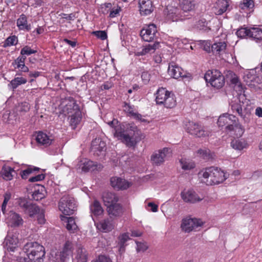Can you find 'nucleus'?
I'll use <instances>...</instances> for the list:
<instances>
[{
  "label": "nucleus",
  "instance_id": "obj_1",
  "mask_svg": "<svg viewBox=\"0 0 262 262\" xmlns=\"http://www.w3.org/2000/svg\"><path fill=\"white\" fill-rule=\"evenodd\" d=\"M68 103L63 107V112L69 115V119L70 125L72 129H75L82 120V115L79 106L77 104L76 101L72 97L65 98Z\"/></svg>",
  "mask_w": 262,
  "mask_h": 262
},
{
  "label": "nucleus",
  "instance_id": "obj_2",
  "mask_svg": "<svg viewBox=\"0 0 262 262\" xmlns=\"http://www.w3.org/2000/svg\"><path fill=\"white\" fill-rule=\"evenodd\" d=\"M19 205L25 214L31 218L36 217L38 224L43 225L45 223V210L43 209L35 204L25 200L21 201Z\"/></svg>",
  "mask_w": 262,
  "mask_h": 262
},
{
  "label": "nucleus",
  "instance_id": "obj_3",
  "mask_svg": "<svg viewBox=\"0 0 262 262\" xmlns=\"http://www.w3.org/2000/svg\"><path fill=\"white\" fill-rule=\"evenodd\" d=\"M234 122H235V117L234 116L224 114L219 117L217 124L221 127L227 125L226 128L229 131H232L234 129L240 130L239 135L241 136L244 132V129L240 124H235L234 125Z\"/></svg>",
  "mask_w": 262,
  "mask_h": 262
},
{
  "label": "nucleus",
  "instance_id": "obj_4",
  "mask_svg": "<svg viewBox=\"0 0 262 262\" xmlns=\"http://www.w3.org/2000/svg\"><path fill=\"white\" fill-rule=\"evenodd\" d=\"M206 82L210 83L211 85L216 89H220L225 84L224 76L217 70H208L204 75Z\"/></svg>",
  "mask_w": 262,
  "mask_h": 262
},
{
  "label": "nucleus",
  "instance_id": "obj_5",
  "mask_svg": "<svg viewBox=\"0 0 262 262\" xmlns=\"http://www.w3.org/2000/svg\"><path fill=\"white\" fill-rule=\"evenodd\" d=\"M59 209L64 215L73 214L76 209L74 199L69 195H64L59 202Z\"/></svg>",
  "mask_w": 262,
  "mask_h": 262
},
{
  "label": "nucleus",
  "instance_id": "obj_6",
  "mask_svg": "<svg viewBox=\"0 0 262 262\" xmlns=\"http://www.w3.org/2000/svg\"><path fill=\"white\" fill-rule=\"evenodd\" d=\"M164 13L167 19L172 21L186 19V15L183 14L180 8L172 5H169L166 7L164 10Z\"/></svg>",
  "mask_w": 262,
  "mask_h": 262
},
{
  "label": "nucleus",
  "instance_id": "obj_7",
  "mask_svg": "<svg viewBox=\"0 0 262 262\" xmlns=\"http://www.w3.org/2000/svg\"><path fill=\"white\" fill-rule=\"evenodd\" d=\"M158 33L157 27L154 24H150L143 28L140 31V36L145 41L151 42L157 40L156 34Z\"/></svg>",
  "mask_w": 262,
  "mask_h": 262
},
{
  "label": "nucleus",
  "instance_id": "obj_8",
  "mask_svg": "<svg viewBox=\"0 0 262 262\" xmlns=\"http://www.w3.org/2000/svg\"><path fill=\"white\" fill-rule=\"evenodd\" d=\"M106 143L100 138H96L92 141L91 152L96 157L104 156L106 150Z\"/></svg>",
  "mask_w": 262,
  "mask_h": 262
},
{
  "label": "nucleus",
  "instance_id": "obj_9",
  "mask_svg": "<svg viewBox=\"0 0 262 262\" xmlns=\"http://www.w3.org/2000/svg\"><path fill=\"white\" fill-rule=\"evenodd\" d=\"M6 217V223L11 228H18L24 224L21 216L13 211H9Z\"/></svg>",
  "mask_w": 262,
  "mask_h": 262
},
{
  "label": "nucleus",
  "instance_id": "obj_10",
  "mask_svg": "<svg viewBox=\"0 0 262 262\" xmlns=\"http://www.w3.org/2000/svg\"><path fill=\"white\" fill-rule=\"evenodd\" d=\"M167 72L169 75L174 79H178L180 77L184 78L188 77L187 75V73L174 62H171L169 63Z\"/></svg>",
  "mask_w": 262,
  "mask_h": 262
},
{
  "label": "nucleus",
  "instance_id": "obj_11",
  "mask_svg": "<svg viewBox=\"0 0 262 262\" xmlns=\"http://www.w3.org/2000/svg\"><path fill=\"white\" fill-rule=\"evenodd\" d=\"M202 222L197 219H184L182 220L181 227L185 232H189L201 226Z\"/></svg>",
  "mask_w": 262,
  "mask_h": 262
},
{
  "label": "nucleus",
  "instance_id": "obj_12",
  "mask_svg": "<svg viewBox=\"0 0 262 262\" xmlns=\"http://www.w3.org/2000/svg\"><path fill=\"white\" fill-rule=\"evenodd\" d=\"M74 244L69 241L64 243L62 250L60 252V260L61 262H66L73 255Z\"/></svg>",
  "mask_w": 262,
  "mask_h": 262
},
{
  "label": "nucleus",
  "instance_id": "obj_13",
  "mask_svg": "<svg viewBox=\"0 0 262 262\" xmlns=\"http://www.w3.org/2000/svg\"><path fill=\"white\" fill-rule=\"evenodd\" d=\"M111 186L116 190H126L128 188L132 183L126 180L118 177H113L110 179Z\"/></svg>",
  "mask_w": 262,
  "mask_h": 262
},
{
  "label": "nucleus",
  "instance_id": "obj_14",
  "mask_svg": "<svg viewBox=\"0 0 262 262\" xmlns=\"http://www.w3.org/2000/svg\"><path fill=\"white\" fill-rule=\"evenodd\" d=\"M187 130L190 134L199 138L208 136V132L202 128L198 123L193 122H189Z\"/></svg>",
  "mask_w": 262,
  "mask_h": 262
},
{
  "label": "nucleus",
  "instance_id": "obj_15",
  "mask_svg": "<svg viewBox=\"0 0 262 262\" xmlns=\"http://www.w3.org/2000/svg\"><path fill=\"white\" fill-rule=\"evenodd\" d=\"M35 140L38 145L43 146L45 147L49 146L54 141L52 136H48L42 131H39L37 133Z\"/></svg>",
  "mask_w": 262,
  "mask_h": 262
},
{
  "label": "nucleus",
  "instance_id": "obj_16",
  "mask_svg": "<svg viewBox=\"0 0 262 262\" xmlns=\"http://www.w3.org/2000/svg\"><path fill=\"white\" fill-rule=\"evenodd\" d=\"M139 5L141 15H148L154 10V7L151 0H139Z\"/></svg>",
  "mask_w": 262,
  "mask_h": 262
},
{
  "label": "nucleus",
  "instance_id": "obj_17",
  "mask_svg": "<svg viewBox=\"0 0 262 262\" xmlns=\"http://www.w3.org/2000/svg\"><path fill=\"white\" fill-rule=\"evenodd\" d=\"M169 150L170 149L165 147L162 150H159L158 152L152 154L151 156V161L152 163L156 165H160L163 163Z\"/></svg>",
  "mask_w": 262,
  "mask_h": 262
},
{
  "label": "nucleus",
  "instance_id": "obj_18",
  "mask_svg": "<svg viewBox=\"0 0 262 262\" xmlns=\"http://www.w3.org/2000/svg\"><path fill=\"white\" fill-rule=\"evenodd\" d=\"M106 211L111 217H119L123 214V206L120 203L117 202L107 206Z\"/></svg>",
  "mask_w": 262,
  "mask_h": 262
},
{
  "label": "nucleus",
  "instance_id": "obj_19",
  "mask_svg": "<svg viewBox=\"0 0 262 262\" xmlns=\"http://www.w3.org/2000/svg\"><path fill=\"white\" fill-rule=\"evenodd\" d=\"M101 198L104 205L106 207L119 201L118 195L116 193L110 191L103 192L102 193Z\"/></svg>",
  "mask_w": 262,
  "mask_h": 262
},
{
  "label": "nucleus",
  "instance_id": "obj_20",
  "mask_svg": "<svg viewBox=\"0 0 262 262\" xmlns=\"http://www.w3.org/2000/svg\"><path fill=\"white\" fill-rule=\"evenodd\" d=\"M228 177V174L227 173H225L221 168L215 167L213 179L210 182H211L212 185L219 184L223 183Z\"/></svg>",
  "mask_w": 262,
  "mask_h": 262
},
{
  "label": "nucleus",
  "instance_id": "obj_21",
  "mask_svg": "<svg viewBox=\"0 0 262 262\" xmlns=\"http://www.w3.org/2000/svg\"><path fill=\"white\" fill-rule=\"evenodd\" d=\"M159 42L156 40L153 44H147L143 46L140 51L136 53L137 56H143L148 54L153 53L159 47Z\"/></svg>",
  "mask_w": 262,
  "mask_h": 262
},
{
  "label": "nucleus",
  "instance_id": "obj_22",
  "mask_svg": "<svg viewBox=\"0 0 262 262\" xmlns=\"http://www.w3.org/2000/svg\"><path fill=\"white\" fill-rule=\"evenodd\" d=\"M231 109L233 113H236L245 122H247L249 121L248 118L246 116V114H244L243 112L242 104L239 100L232 101L230 104Z\"/></svg>",
  "mask_w": 262,
  "mask_h": 262
},
{
  "label": "nucleus",
  "instance_id": "obj_23",
  "mask_svg": "<svg viewBox=\"0 0 262 262\" xmlns=\"http://www.w3.org/2000/svg\"><path fill=\"white\" fill-rule=\"evenodd\" d=\"M182 199L184 202L187 203H194L200 201L202 199H200L194 191L188 190L187 191H182L181 193Z\"/></svg>",
  "mask_w": 262,
  "mask_h": 262
},
{
  "label": "nucleus",
  "instance_id": "obj_24",
  "mask_svg": "<svg viewBox=\"0 0 262 262\" xmlns=\"http://www.w3.org/2000/svg\"><path fill=\"white\" fill-rule=\"evenodd\" d=\"M229 6V0H217L214 6V12L216 15H222Z\"/></svg>",
  "mask_w": 262,
  "mask_h": 262
},
{
  "label": "nucleus",
  "instance_id": "obj_25",
  "mask_svg": "<svg viewBox=\"0 0 262 262\" xmlns=\"http://www.w3.org/2000/svg\"><path fill=\"white\" fill-rule=\"evenodd\" d=\"M17 26L19 30L30 31L31 25L28 24L27 17L24 14H21L16 21Z\"/></svg>",
  "mask_w": 262,
  "mask_h": 262
},
{
  "label": "nucleus",
  "instance_id": "obj_26",
  "mask_svg": "<svg viewBox=\"0 0 262 262\" xmlns=\"http://www.w3.org/2000/svg\"><path fill=\"white\" fill-rule=\"evenodd\" d=\"M156 101L158 104L164 105L166 99L168 98V95H169V92L165 88H159L156 93Z\"/></svg>",
  "mask_w": 262,
  "mask_h": 262
},
{
  "label": "nucleus",
  "instance_id": "obj_27",
  "mask_svg": "<svg viewBox=\"0 0 262 262\" xmlns=\"http://www.w3.org/2000/svg\"><path fill=\"white\" fill-rule=\"evenodd\" d=\"M75 258L77 262H87L88 253L86 250L81 245L78 246L76 251Z\"/></svg>",
  "mask_w": 262,
  "mask_h": 262
},
{
  "label": "nucleus",
  "instance_id": "obj_28",
  "mask_svg": "<svg viewBox=\"0 0 262 262\" xmlns=\"http://www.w3.org/2000/svg\"><path fill=\"white\" fill-rule=\"evenodd\" d=\"M231 76L230 80V84L238 94H241L243 92V87L239 81L238 77L236 74L232 73H231Z\"/></svg>",
  "mask_w": 262,
  "mask_h": 262
},
{
  "label": "nucleus",
  "instance_id": "obj_29",
  "mask_svg": "<svg viewBox=\"0 0 262 262\" xmlns=\"http://www.w3.org/2000/svg\"><path fill=\"white\" fill-rule=\"evenodd\" d=\"M97 228L102 232H108L114 228V226L112 222L107 219L99 222L97 224Z\"/></svg>",
  "mask_w": 262,
  "mask_h": 262
},
{
  "label": "nucleus",
  "instance_id": "obj_30",
  "mask_svg": "<svg viewBox=\"0 0 262 262\" xmlns=\"http://www.w3.org/2000/svg\"><path fill=\"white\" fill-rule=\"evenodd\" d=\"M42 246L37 242H29L26 244L23 248L24 251L27 254L28 257L37 253V248Z\"/></svg>",
  "mask_w": 262,
  "mask_h": 262
},
{
  "label": "nucleus",
  "instance_id": "obj_31",
  "mask_svg": "<svg viewBox=\"0 0 262 262\" xmlns=\"http://www.w3.org/2000/svg\"><path fill=\"white\" fill-rule=\"evenodd\" d=\"M214 169L215 167L214 166L207 167L202 174L203 181L208 185H212V183L210 181L213 179Z\"/></svg>",
  "mask_w": 262,
  "mask_h": 262
},
{
  "label": "nucleus",
  "instance_id": "obj_32",
  "mask_svg": "<svg viewBox=\"0 0 262 262\" xmlns=\"http://www.w3.org/2000/svg\"><path fill=\"white\" fill-rule=\"evenodd\" d=\"M121 140L122 142L125 144L128 147H135L139 141V140L138 139L137 137L135 136V134L133 135L126 134Z\"/></svg>",
  "mask_w": 262,
  "mask_h": 262
},
{
  "label": "nucleus",
  "instance_id": "obj_33",
  "mask_svg": "<svg viewBox=\"0 0 262 262\" xmlns=\"http://www.w3.org/2000/svg\"><path fill=\"white\" fill-rule=\"evenodd\" d=\"M37 250V253L29 256V258L34 262H43L46 254L45 248L43 246H39Z\"/></svg>",
  "mask_w": 262,
  "mask_h": 262
},
{
  "label": "nucleus",
  "instance_id": "obj_34",
  "mask_svg": "<svg viewBox=\"0 0 262 262\" xmlns=\"http://www.w3.org/2000/svg\"><path fill=\"white\" fill-rule=\"evenodd\" d=\"M90 208L91 213L96 216L102 215L104 212L101 203L97 200H95L93 201Z\"/></svg>",
  "mask_w": 262,
  "mask_h": 262
},
{
  "label": "nucleus",
  "instance_id": "obj_35",
  "mask_svg": "<svg viewBox=\"0 0 262 262\" xmlns=\"http://www.w3.org/2000/svg\"><path fill=\"white\" fill-rule=\"evenodd\" d=\"M130 239L127 233H124L120 234L118 237V246L119 247V252L120 254L124 252L126 243Z\"/></svg>",
  "mask_w": 262,
  "mask_h": 262
},
{
  "label": "nucleus",
  "instance_id": "obj_36",
  "mask_svg": "<svg viewBox=\"0 0 262 262\" xmlns=\"http://www.w3.org/2000/svg\"><path fill=\"white\" fill-rule=\"evenodd\" d=\"M227 44L225 41L215 42L211 46V51L214 54H221L225 52Z\"/></svg>",
  "mask_w": 262,
  "mask_h": 262
},
{
  "label": "nucleus",
  "instance_id": "obj_37",
  "mask_svg": "<svg viewBox=\"0 0 262 262\" xmlns=\"http://www.w3.org/2000/svg\"><path fill=\"white\" fill-rule=\"evenodd\" d=\"M37 188H35L32 196L34 200L38 201L45 198L46 190L42 185H37Z\"/></svg>",
  "mask_w": 262,
  "mask_h": 262
},
{
  "label": "nucleus",
  "instance_id": "obj_38",
  "mask_svg": "<svg viewBox=\"0 0 262 262\" xmlns=\"http://www.w3.org/2000/svg\"><path fill=\"white\" fill-rule=\"evenodd\" d=\"M258 42L262 41V30L259 28H251L249 37Z\"/></svg>",
  "mask_w": 262,
  "mask_h": 262
},
{
  "label": "nucleus",
  "instance_id": "obj_39",
  "mask_svg": "<svg viewBox=\"0 0 262 262\" xmlns=\"http://www.w3.org/2000/svg\"><path fill=\"white\" fill-rule=\"evenodd\" d=\"M230 145L235 150H242L247 147L248 144L244 139H234L231 142Z\"/></svg>",
  "mask_w": 262,
  "mask_h": 262
},
{
  "label": "nucleus",
  "instance_id": "obj_40",
  "mask_svg": "<svg viewBox=\"0 0 262 262\" xmlns=\"http://www.w3.org/2000/svg\"><path fill=\"white\" fill-rule=\"evenodd\" d=\"M27 80L22 77H15L12 79L8 86L13 91L15 90L19 85L26 83Z\"/></svg>",
  "mask_w": 262,
  "mask_h": 262
},
{
  "label": "nucleus",
  "instance_id": "obj_41",
  "mask_svg": "<svg viewBox=\"0 0 262 262\" xmlns=\"http://www.w3.org/2000/svg\"><path fill=\"white\" fill-rule=\"evenodd\" d=\"M12 172H14L12 168L9 166L5 165L3 167L0 174L4 179L11 180L13 178Z\"/></svg>",
  "mask_w": 262,
  "mask_h": 262
},
{
  "label": "nucleus",
  "instance_id": "obj_42",
  "mask_svg": "<svg viewBox=\"0 0 262 262\" xmlns=\"http://www.w3.org/2000/svg\"><path fill=\"white\" fill-rule=\"evenodd\" d=\"M195 4L193 2L189 0H183L180 4L181 10L184 14L185 12L191 11L194 8Z\"/></svg>",
  "mask_w": 262,
  "mask_h": 262
},
{
  "label": "nucleus",
  "instance_id": "obj_43",
  "mask_svg": "<svg viewBox=\"0 0 262 262\" xmlns=\"http://www.w3.org/2000/svg\"><path fill=\"white\" fill-rule=\"evenodd\" d=\"M254 2L253 0H242L239 4L240 10L253 11Z\"/></svg>",
  "mask_w": 262,
  "mask_h": 262
},
{
  "label": "nucleus",
  "instance_id": "obj_44",
  "mask_svg": "<svg viewBox=\"0 0 262 262\" xmlns=\"http://www.w3.org/2000/svg\"><path fill=\"white\" fill-rule=\"evenodd\" d=\"M81 166L82 170L84 172H87L95 169L96 164L93 161L85 160Z\"/></svg>",
  "mask_w": 262,
  "mask_h": 262
},
{
  "label": "nucleus",
  "instance_id": "obj_45",
  "mask_svg": "<svg viewBox=\"0 0 262 262\" xmlns=\"http://www.w3.org/2000/svg\"><path fill=\"white\" fill-rule=\"evenodd\" d=\"M66 228L71 233H74L77 230L78 226L75 223V219L73 217H68Z\"/></svg>",
  "mask_w": 262,
  "mask_h": 262
},
{
  "label": "nucleus",
  "instance_id": "obj_46",
  "mask_svg": "<svg viewBox=\"0 0 262 262\" xmlns=\"http://www.w3.org/2000/svg\"><path fill=\"white\" fill-rule=\"evenodd\" d=\"M198 154L204 160L212 159L214 156V154L208 149H200L198 150Z\"/></svg>",
  "mask_w": 262,
  "mask_h": 262
},
{
  "label": "nucleus",
  "instance_id": "obj_47",
  "mask_svg": "<svg viewBox=\"0 0 262 262\" xmlns=\"http://www.w3.org/2000/svg\"><path fill=\"white\" fill-rule=\"evenodd\" d=\"M176 105V100L174 94L169 92V95H168V98L166 99L164 106L166 108H172Z\"/></svg>",
  "mask_w": 262,
  "mask_h": 262
},
{
  "label": "nucleus",
  "instance_id": "obj_48",
  "mask_svg": "<svg viewBox=\"0 0 262 262\" xmlns=\"http://www.w3.org/2000/svg\"><path fill=\"white\" fill-rule=\"evenodd\" d=\"M122 107L123 108V111L129 117H132L136 113L135 112V109L134 105H131L130 103H128L126 102H124L123 103Z\"/></svg>",
  "mask_w": 262,
  "mask_h": 262
},
{
  "label": "nucleus",
  "instance_id": "obj_49",
  "mask_svg": "<svg viewBox=\"0 0 262 262\" xmlns=\"http://www.w3.org/2000/svg\"><path fill=\"white\" fill-rule=\"evenodd\" d=\"M182 168L184 170H189L193 169L195 165L194 162L189 161L186 159H181L180 160Z\"/></svg>",
  "mask_w": 262,
  "mask_h": 262
},
{
  "label": "nucleus",
  "instance_id": "obj_50",
  "mask_svg": "<svg viewBox=\"0 0 262 262\" xmlns=\"http://www.w3.org/2000/svg\"><path fill=\"white\" fill-rule=\"evenodd\" d=\"M18 43L17 37L15 35H12L8 37L4 41L3 47L6 48L13 45H16Z\"/></svg>",
  "mask_w": 262,
  "mask_h": 262
},
{
  "label": "nucleus",
  "instance_id": "obj_51",
  "mask_svg": "<svg viewBox=\"0 0 262 262\" xmlns=\"http://www.w3.org/2000/svg\"><path fill=\"white\" fill-rule=\"evenodd\" d=\"M39 170V168L38 167L34 166L28 167L27 169L21 171L20 174L21 177L23 179H26L30 174L38 171Z\"/></svg>",
  "mask_w": 262,
  "mask_h": 262
},
{
  "label": "nucleus",
  "instance_id": "obj_52",
  "mask_svg": "<svg viewBox=\"0 0 262 262\" xmlns=\"http://www.w3.org/2000/svg\"><path fill=\"white\" fill-rule=\"evenodd\" d=\"M37 53V50L31 49L29 46H24L20 50V55L24 57Z\"/></svg>",
  "mask_w": 262,
  "mask_h": 262
},
{
  "label": "nucleus",
  "instance_id": "obj_53",
  "mask_svg": "<svg viewBox=\"0 0 262 262\" xmlns=\"http://www.w3.org/2000/svg\"><path fill=\"white\" fill-rule=\"evenodd\" d=\"M250 28H241L237 30L236 34L239 38L249 37Z\"/></svg>",
  "mask_w": 262,
  "mask_h": 262
},
{
  "label": "nucleus",
  "instance_id": "obj_54",
  "mask_svg": "<svg viewBox=\"0 0 262 262\" xmlns=\"http://www.w3.org/2000/svg\"><path fill=\"white\" fill-rule=\"evenodd\" d=\"M113 132L115 137L118 138V139L120 140H121L126 134L124 133V130L122 129L121 127L119 126H115Z\"/></svg>",
  "mask_w": 262,
  "mask_h": 262
},
{
  "label": "nucleus",
  "instance_id": "obj_55",
  "mask_svg": "<svg viewBox=\"0 0 262 262\" xmlns=\"http://www.w3.org/2000/svg\"><path fill=\"white\" fill-rule=\"evenodd\" d=\"M112 7V5L110 3H106L101 6L99 12L103 14H107L110 12V10Z\"/></svg>",
  "mask_w": 262,
  "mask_h": 262
},
{
  "label": "nucleus",
  "instance_id": "obj_56",
  "mask_svg": "<svg viewBox=\"0 0 262 262\" xmlns=\"http://www.w3.org/2000/svg\"><path fill=\"white\" fill-rule=\"evenodd\" d=\"M207 24L205 19L200 20L198 22V28L204 31H208L210 29L207 26Z\"/></svg>",
  "mask_w": 262,
  "mask_h": 262
},
{
  "label": "nucleus",
  "instance_id": "obj_57",
  "mask_svg": "<svg viewBox=\"0 0 262 262\" xmlns=\"http://www.w3.org/2000/svg\"><path fill=\"white\" fill-rule=\"evenodd\" d=\"M92 34L102 40H104L107 38V33L105 31H93Z\"/></svg>",
  "mask_w": 262,
  "mask_h": 262
},
{
  "label": "nucleus",
  "instance_id": "obj_58",
  "mask_svg": "<svg viewBox=\"0 0 262 262\" xmlns=\"http://www.w3.org/2000/svg\"><path fill=\"white\" fill-rule=\"evenodd\" d=\"M19 111L20 112L26 113L30 110V105L27 102H23L19 105Z\"/></svg>",
  "mask_w": 262,
  "mask_h": 262
},
{
  "label": "nucleus",
  "instance_id": "obj_59",
  "mask_svg": "<svg viewBox=\"0 0 262 262\" xmlns=\"http://www.w3.org/2000/svg\"><path fill=\"white\" fill-rule=\"evenodd\" d=\"M151 77L150 74L147 71H144L142 73L141 78L143 81V82L145 84H147L150 81Z\"/></svg>",
  "mask_w": 262,
  "mask_h": 262
},
{
  "label": "nucleus",
  "instance_id": "obj_60",
  "mask_svg": "<svg viewBox=\"0 0 262 262\" xmlns=\"http://www.w3.org/2000/svg\"><path fill=\"white\" fill-rule=\"evenodd\" d=\"M45 178V174L41 173L37 174L35 176L29 178V181L30 182H35L41 181L43 180Z\"/></svg>",
  "mask_w": 262,
  "mask_h": 262
},
{
  "label": "nucleus",
  "instance_id": "obj_61",
  "mask_svg": "<svg viewBox=\"0 0 262 262\" xmlns=\"http://www.w3.org/2000/svg\"><path fill=\"white\" fill-rule=\"evenodd\" d=\"M121 8L119 6H118L117 8H111V9L110 10L109 16L111 18H114L116 17L118 14H119Z\"/></svg>",
  "mask_w": 262,
  "mask_h": 262
},
{
  "label": "nucleus",
  "instance_id": "obj_62",
  "mask_svg": "<svg viewBox=\"0 0 262 262\" xmlns=\"http://www.w3.org/2000/svg\"><path fill=\"white\" fill-rule=\"evenodd\" d=\"M137 251L138 252L142 251L144 252L147 249V246L146 244L142 243L141 242H137Z\"/></svg>",
  "mask_w": 262,
  "mask_h": 262
},
{
  "label": "nucleus",
  "instance_id": "obj_63",
  "mask_svg": "<svg viewBox=\"0 0 262 262\" xmlns=\"http://www.w3.org/2000/svg\"><path fill=\"white\" fill-rule=\"evenodd\" d=\"M26 59V57H24V56L21 55L19 56L13 62V65H16V66H19L24 62H25V60Z\"/></svg>",
  "mask_w": 262,
  "mask_h": 262
},
{
  "label": "nucleus",
  "instance_id": "obj_64",
  "mask_svg": "<svg viewBox=\"0 0 262 262\" xmlns=\"http://www.w3.org/2000/svg\"><path fill=\"white\" fill-rule=\"evenodd\" d=\"M110 259L109 257L105 256V255H99L98 257L95 260L92 261V262H108Z\"/></svg>",
  "mask_w": 262,
  "mask_h": 262
}]
</instances>
